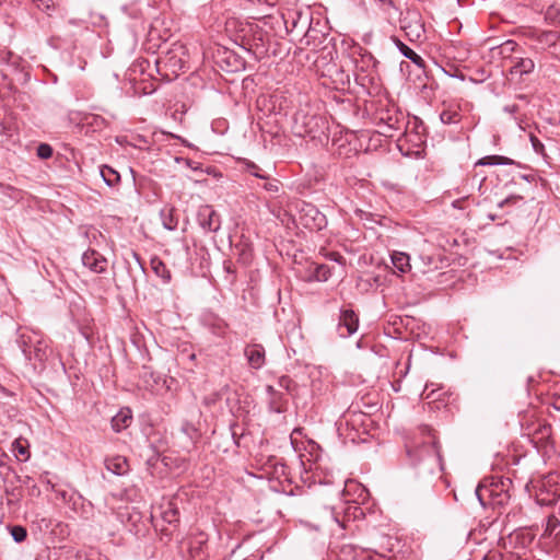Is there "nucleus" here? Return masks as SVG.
<instances>
[{
  "label": "nucleus",
  "mask_w": 560,
  "mask_h": 560,
  "mask_svg": "<svg viewBox=\"0 0 560 560\" xmlns=\"http://www.w3.org/2000/svg\"><path fill=\"white\" fill-rule=\"evenodd\" d=\"M420 259L422 261V264L428 267V269H424L423 272H427L429 270H432V269H436L438 268V264H436V259L434 256H431V255H421L420 256Z\"/></svg>",
  "instance_id": "obj_35"
},
{
  "label": "nucleus",
  "mask_w": 560,
  "mask_h": 560,
  "mask_svg": "<svg viewBox=\"0 0 560 560\" xmlns=\"http://www.w3.org/2000/svg\"><path fill=\"white\" fill-rule=\"evenodd\" d=\"M535 63L530 58H516L514 65L510 69L512 78L518 75L520 78L524 74L533 72Z\"/></svg>",
  "instance_id": "obj_15"
},
{
  "label": "nucleus",
  "mask_w": 560,
  "mask_h": 560,
  "mask_svg": "<svg viewBox=\"0 0 560 560\" xmlns=\"http://www.w3.org/2000/svg\"><path fill=\"white\" fill-rule=\"evenodd\" d=\"M229 129V124L225 119L220 118L214 121H212V131H218L221 135H224V132Z\"/></svg>",
  "instance_id": "obj_36"
},
{
  "label": "nucleus",
  "mask_w": 560,
  "mask_h": 560,
  "mask_svg": "<svg viewBox=\"0 0 560 560\" xmlns=\"http://www.w3.org/2000/svg\"><path fill=\"white\" fill-rule=\"evenodd\" d=\"M34 357L37 361L44 362L48 358L47 347L43 342H38L34 349Z\"/></svg>",
  "instance_id": "obj_32"
},
{
  "label": "nucleus",
  "mask_w": 560,
  "mask_h": 560,
  "mask_svg": "<svg viewBox=\"0 0 560 560\" xmlns=\"http://www.w3.org/2000/svg\"><path fill=\"white\" fill-rule=\"evenodd\" d=\"M517 44L514 40H506L501 45V54H509L515 50Z\"/></svg>",
  "instance_id": "obj_41"
},
{
  "label": "nucleus",
  "mask_w": 560,
  "mask_h": 560,
  "mask_svg": "<svg viewBox=\"0 0 560 560\" xmlns=\"http://www.w3.org/2000/svg\"><path fill=\"white\" fill-rule=\"evenodd\" d=\"M545 20L551 25L560 26V7H548L545 13Z\"/></svg>",
  "instance_id": "obj_27"
},
{
  "label": "nucleus",
  "mask_w": 560,
  "mask_h": 560,
  "mask_svg": "<svg viewBox=\"0 0 560 560\" xmlns=\"http://www.w3.org/2000/svg\"><path fill=\"white\" fill-rule=\"evenodd\" d=\"M121 492H112L106 499H105V502L106 504L109 506L110 510L115 511V505L114 503L117 501L118 499V495H120Z\"/></svg>",
  "instance_id": "obj_43"
},
{
  "label": "nucleus",
  "mask_w": 560,
  "mask_h": 560,
  "mask_svg": "<svg viewBox=\"0 0 560 560\" xmlns=\"http://www.w3.org/2000/svg\"><path fill=\"white\" fill-rule=\"evenodd\" d=\"M381 2L383 3H386L388 5H393V1L392 0H380Z\"/></svg>",
  "instance_id": "obj_54"
},
{
  "label": "nucleus",
  "mask_w": 560,
  "mask_h": 560,
  "mask_svg": "<svg viewBox=\"0 0 560 560\" xmlns=\"http://www.w3.org/2000/svg\"><path fill=\"white\" fill-rule=\"evenodd\" d=\"M298 220L304 228L313 231H319L327 224L325 214H323L314 205L301 202L299 207Z\"/></svg>",
  "instance_id": "obj_4"
},
{
  "label": "nucleus",
  "mask_w": 560,
  "mask_h": 560,
  "mask_svg": "<svg viewBox=\"0 0 560 560\" xmlns=\"http://www.w3.org/2000/svg\"><path fill=\"white\" fill-rule=\"evenodd\" d=\"M106 469L116 476H122L129 470L128 462L122 456H113L105 459Z\"/></svg>",
  "instance_id": "obj_13"
},
{
  "label": "nucleus",
  "mask_w": 560,
  "mask_h": 560,
  "mask_svg": "<svg viewBox=\"0 0 560 560\" xmlns=\"http://www.w3.org/2000/svg\"><path fill=\"white\" fill-rule=\"evenodd\" d=\"M512 485L510 478H505L502 476H491L483 478L476 487L475 490H486L488 488H499L501 487L504 490H508Z\"/></svg>",
  "instance_id": "obj_12"
},
{
  "label": "nucleus",
  "mask_w": 560,
  "mask_h": 560,
  "mask_svg": "<svg viewBox=\"0 0 560 560\" xmlns=\"http://www.w3.org/2000/svg\"><path fill=\"white\" fill-rule=\"evenodd\" d=\"M529 140H530V143H532V147L534 149V151L538 154H541L544 155L545 154V147L542 144V142L534 135H530L529 136Z\"/></svg>",
  "instance_id": "obj_37"
},
{
  "label": "nucleus",
  "mask_w": 560,
  "mask_h": 560,
  "mask_svg": "<svg viewBox=\"0 0 560 560\" xmlns=\"http://www.w3.org/2000/svg\"><path fill=\"white\" fill-rule=\"evenodd\" d=\"M390 260L394 268L399 273H407L411 269L410 257L404 252L394 250L390 254Z\"/></svg>",
  "instance_id": "obj_17"
},
{
  "label": "nucleus",
  "mask_w": 560,
  "mask_h": 560,
  "mask_svg": "<svg viewBox=\"0 0 560 560\" xmlns=\"http://www.w3.org/2000/svg\"><path fill=\"white\" fill-rule=\"evenodd\" d=\"M132 256L137 260V262H140V257L136 252H132Z\"/></svg>",
  "instance_id": "obj_52"
},
{
  "label": "nucleus",
  "mask_w": 560,
  "mask_h": 560,
  "mask_svg": "<svg viewBox=\"0 0 560 560\" xmlns=\"http://www.w3.org/2000/svg\"><path fill=\"white\" fill-rule=\"evenodd\" d=\"M341 493H342V495H346V494H350L351 492L342 491Z\"/></svg>",
  "instance_id": "obj_59"
},
{
  "label": "nucleus",
  "mask_w": 560,
  "mask_h": 560,
  "mask_svg": "<svg viewBox=\"0 0 560 560\" xmlns=\"http://www.w3.org/2000/svg\"><path fill=\"white\" fill-rule=\"evenodd\" d=\"M558 525L559 520L556 516H549L546 524L545 534L551 535L553 530L558 527Z\"/></svg>",
  "instance_id": "obj_38"
},
{
  "label": "nucleus",
  "mask_w": 560,
  "mask_h": 560,
  "mask_svg": "<svg viewBox=\"0 0 560 560\" xmlns=\"http://www.w3.org/2000/svg\"><path fill=\"white\" fill-rule=\"evenodd\" d=\"M153 516H160L167 524H175L179 520V511L175 498L168 499L159 506H153Z\"/></svg>",
  "instance_id": "obj_6"
},
{
  "label": "nucleus",
  "mask_w": 560,
  "mask_h": 560,
  "mask_svg": "<svg viewBox=\"0 0 560 560\" xmlns=\"http://www.w3.org/2000/svg\"><path fill=\"white\" fill-rule=\"evenodd\" d=\"M475 498L480 502L482 506H486V499L482 495V492L476 491L474 492Z\"/></svg>",
  "instance_id": "obj_49"
},
{
  "label": "nucleus",
  "mask_w": 560,
  "mask_h": 560,
  "mask_svg": "<svg viewBox=\"0 0 560 560\" xmlns=\"http://www.w3.org/2000/svg\"><path fill=\"white\" fill-rule=\"evenodd\" d=\"M392 42L404 57L409 59L417 67L424 68V60L411 48H409L405 43H402L398 37L393 36Z\"/></svg>",
  "instance_id": "obj_14"
},
{
  "label": "nucleus",
  "mask_w": 560,
  "mask_h": 560,
  "mask_svg": "<svg viewBox=\"0 0 560 560\" xmlns=\"http://www.w3.org/2000/svg\"><path fill=\"white\" fill-rule=\"evenodd\" d=\"M197 220L205 230L210 228V212L208 207H203L199 210Z\"/></svg>",
  "instance_id": "obj_31"
},
{
  "label": "nucleus",
  "mask_w": 560,
  "mask_h": 560,
  "mask_svg": "<svg viewBox=\"0 0 560 560\" xmlns=\"http://www.w3.org/2000/svg\"><path fill=\"white\" fill-rule=\"evenodd\" d=\"M12 452L14 453L16 458L21 460H26L30 456L28 444L26 443V441L16 439L12 443Z\"/></svg>",
  "instance_id": "obj_23"
},
{
  "label": "nucleus",
  "mask_w": 560,
  "mask_h": 560,
  "mask_svg": "<svg viewBox=\"0 0 560 560\" xmlns=\"http://www.w3.org/2000/svg\"><path fill=\"white\" fill-rule=\"evenodd\" d=\"M267 390H268L269 393H271V394H273V393H275V389H273V387H272V386H268V387H267Z\"/></svg>",
  "instance_id": "obj_55"
},
{
  "label": "nucleus",
  "mask_w": 560,
  "mask_h": 560,
  "mask_svg": "<svg viewBox=\"0 0 560 560\" xmlns=\"http://www.w3.org/2000/svg\"><path fill=\"white\" fill-rule=\"evenodd\" d=\"M265 188L269 191H278L279 190V183L278 182H273V183H268Z\"/></svg>",
  "instance_id": "obj_48"
},
{
  "label": "nucleus",
  "mask_w": 560,
  "mask_h": 560,
  "mask_svg": "<svg viewBox=\"0 0 560 560\" xmlns=\"http://www.w3.org/2000/svg\"><path fill=\"white\" fill-rule=\"evenodd\" d=\"M306 443H307V445L304 448L310 453V455L314 459H317L318 458V454L316 452L319 450V445L316 442L312 441V440H308Z\"/></svg>",
  "instance_id": "obj_40"
},
{
  "label": "nucleus",
  "mask_w": 560,
  "mask_h": 560,
  "mask_svg": "<svg viewBox=\"0 0 560 560\" xmlns=\"http://www.w3.org/2000/svg\"><path fill=\"white\" fill-rule=\"evenodd\" d=\"M341 556L343 557V560H385L381 555H373L370 551L353 545L342 546Z\"/></svg>",
  "instance_id": "obj_9"
},
{
  "label": "nucleus",
  "mask_w": 560,
  "mask_h": 560,
  "mask_svg": "<svg viewBox=\"0 0 560 560\" xmlns=\"http://www.w3.org/2000/svg\"><path fill=\"white\" fill-rule=\"evenodd\" d=\"M140 377L144 384V387L151 393H156L160 388V385L164 386L165 384V381H163L160 375H156L147 366H143Z\"/></svg>",
  "instance_id": "obj_11"
},
{
  "label": "nucleus",
  "mask_w": 560,
  "mask_h": 560,
  "mask_svg": "<svg viewBox=\"0 0 560 560\" xmlns=\"http://www.w3.org/2000/svg\"><path fill=\"white\" fill-rule=\"evenodd\" d=\"M510 200H511L510 198H508V199L503 200V201L500 203V206L502 207L504 203L510 202Z\"/></svg>",
  "instance_id": "obj_56"
},
{
  "label": "nucleus",
  "mask_w": 560,
  "mask_h": 560,
  "mask_svg": "<svg viewBox=\"0 0 560 560\" xmlns=\"http://www.w3.org/2000/svg\"><path fill=\"white\" fill-rule=\"evenodd\" d=\"M440 119L444 125L458 124L462 120V114L458 106L450 105L440 114Z\"/></svg>",
  "instance_id": "obj_19"
},
{
  "label": "nucleus",
  "mask_w": 560,
  "mask_h": 560,
  "mask_svg": "<svg viewBox=\"0 0 560 560\" xmlns=\"http://www.w3.org/2000/svg\"><path fill=\"white\" fill-rule=\"evenodd\" d=\"M160 218L164 229L174 231L178 224V217L174 207L164 206L160 211Z\"/></svg>",
  "instance_id": "obj_16"
},
{
  "label": "nucleus",
  "mask_w": 560,
  "mask_h": 560,
  "mask_svg": "<svg viewBox=\"0 0 560 560\" xmlns=\"http://www.w3.org/2000/svg\"><path fill=\"white\" fill-rule=\"evenodd\" d=\"M528 40L533 43L532 48L537 51L553 49L560 51V33L556 31L529 30L525 33Z\"/></svg>",
  "instance_id": "obj_2"
},
{
  "label": "nucleus",
  "mask_w": 560,
  "mask_h": 560,
  "mask_svg": "<svg viewBox=\"0 0 560 560\" xmlns=\"http://www.w3.org/2000/svg\"><path fill=\"white\" fill-rule=\"evenodd\" d=\"M247 170H248V172H249L252 175H254V176H256V177H258V178H264V179H265V178H267V176H266L265 174H262V173L260 172V168H259L256 164H254V163H249V164L247 165Z\"/></svg>",
  "instance_id": "obj_42"
},
{
  "label": "nucleus",
  "mask_w": 560,
  "mask_h": 560,
  "mask_svg": "<svg viewBox=\"0 0 560 560\" xmlns=\"http://www.w3.org/2000/svg\"><path fill=\"white\" fill-rule=\"evenodd\" d=\"M182 46L176 49H170L165 52V55L160 56L156 59L158 71L165 70L164 75L172 74L173 77H177L179 71L184 69L185 62L178 55V50H182Z\"/></svg>",
  "instance_id": "obj_5"
},
{
  "label": "nucleus",
  "mask_w": 560,
  "mask_h": 560,
  "mask_svg": "<svg viewBox=\"0 0 560 560\" xmlns=\"http://www.w3.org/2000/svg\"><path fill=\"white\" fill-rule=\"evenodd\" d=\"M37 156L42 160H47L52 155V148L47 143H40L36 150Z\"/></svg>",
  "instance_id": "obj_33"
},
{
  "label": "nucleus",
  "mask_w": 560,
  "mask_h": 560,
  "mask_svg": "<svg viewBox=\"0 0 560 560\" xmlns=\"http://www.w3.org/2000/svg\"><path fill=\"white\" fill-rule=\"evenodd\" d=\"M37 8L40 10H48L50 8L51 0H33Z\"/></svg>",
  "instance_id": "obj_44"
},
{
  "label": "nucleus",
  "mask_w": 560,
  "mask_h": 560,
  "mask_svg": "<svg viewBox=\"0 0 560 560\" xmlns=\"http://www.w3.org/2000/svg\"><path fill=\"white\" fill-rule=\"evenodd\" d=\"M190 556L192 560H208L209 551L206 540L196 539L190 542Z\"/></svg>",
  "instance_id": "obj_18"
},
{
  "label": "nucleus",
  "mask_w": 560,
  "mask_h": 560,
  "mask_svg": "<svg viewBox=\"0 0 560 560\" xmlns=\"http://www.w3.org/2000/svg\"><path fill=\"white\" fill-rule=\"evenodd\" d=\"M131 420V416L126 412H119L112 419V427L116 432L121 431L128 427V422Z\"/></svg>",
  "instance_id": "obj_26"
},
{
  "label": "nucleus",
  "mask_w": 560,
  "mask_h": 560,
  "mask_svg": "<svg viewBox=\"0 0 560 560\" xmlns=\"http://www.w3.org/2000/svg\"><path fill=\"white\" fill-rule=\"evenodd\" d=\"M560 493L558 492H536V502L540 506H550L558 502Z\"/></svg>",
  "instance_id": "obj_24"
},
{
  "label": "nucleus",
  "mask_w": 560,
  "mask_h": 560,
  "mask_svg": "<svg viewBox=\"0 0 560 560\" xmlns=\"http://www.w3.org/2000/svg\"><path fill=\"white\" fill-rule=\"evenodd\" d=\"M420 434L423 441L420 445L407 446V454L413 464L423 459H431L434 463H439L440 451L435 436L432 433V429L428 425L420 428Z\"/></svg>",
  "instance_id": "obj_1"
},
{
  "label": "nucleus",
  "mask_w": 560,
  "mask_h": 560,
  "mask_svg": "<svg viewBox=\"0 0 560 560\" xmlns=\"http://www.w3.org/2000/svg\"><path fill=\"white\" fill-rule=\"evenodd\" d=\"M435 385L433 383L427 384L422 394L421 398L425 400H438L440 398V395H435L436 392L441 389V387H434Z\"/></svg>",
  "instance_id": "obj_30"
},
{
  "label": "nucleus",
  "mask_w": 560,
  "mask_h": 560,
  "mask_svg": "<svg viewBox=\"0 0 560 560\" xmlns=\"http://www.w3.org/2000/svg\"><path fill=\"white\" fill-rule=\"evenodd\" d=\"M359 327V318L352 310H342L338 324L339 335L347 338L353 335Z\"/></svg>",
  "instance_id": "obj_7"
},
{
  "label": "nucleus",
  "mask_w": 560,
  "mask_h": 560,
  "mask_svg": "<svg viewBox=\"0 0 560 560\" xmlns=\"http://www.w3.org/2000/svg\"><path fill=\"white\" fill-rule=\"evenodd\" d=\"M352 483H353V481H352V480H349V481H347V482L345 483V487H348V486H350V485H352Z\"/></svg>",
  "instance_id": "obj_57"
},
{
  "label": "nucleus",
  "mask_w": 560,
  "mask_h": 560,
  "mask_svg": "<svg viewBox=\"0 0 560 560\" xmlns=\"http://www.w3.org/2000/svg\"><path fill=\"white\" fill-rule=\"evenodd\" d=\"M504 112L509 114H515L518 112V106L515 104L504 106Z\"/></svg>",
  "instance_id": "obj_47"
},
{
  "label": "nucleus",
  "mask_w": 560,
  "mask_h": 560,
  "mask_svg": "<svg viewBox=\"0 0 560 560\" xmlns=\"http://www.w3.org/2000/svg\"><path fill=\"white\" fill-rule=\"evenodd\" d=\"M313 277L317 281H327L330 277V268L327 265H316Z\"/></svg>",
  "instance_id": "obj_29"
},
{
  "label": "nucleus",
  "mask_w": 560,
  "mask_h": 560,
  "mask_svg": "<svg viewBox=\"0 0 560 560\" xmlns=\"http://www.w3.org/2000/svg\"><path fill=\"white\" fill-rule=\"evenodd\" d=\"M100 174L105 184L109 187H115L120 183L119 173L108 165H102L100 167Z\"/></svg>",
  "instance_id": "obj_20"
},
{
  "label": "nucleus",
  "mask_w": 560,
  "mask_h": 560,
  "mask_svg": "<svg viewBox=\"0 0 560 560\" xmlns=\"http://www.w3.org/2000/svg\"><path fill=\"white\" fill-rule=\"evenodd\" d=\"M11 535L14 541L22 542L23 540H25L27 533L26 529L22 526H13L11 528Z\"/></svg>",
  "instance_id": "obj_34"
},
{
  "label": "nucleus",
  "mask_w": 560,
  "mask_h": 560,
  "mask_svg": "<svg viewBox=\"0 0 560 560\" xmlns=\"http://www.w3.org/2000/svg\"><path fill=\"white\" fill-rule=\"evenodd\" d=\"M212 335H218L224 338L228 334V325L220 318L212 316Z\"/></svg>",
  "instance_id": "obj_28"
},
{
  "label": "nucleus",
  "mask_w": 560,
  "mask_h": 560,
  "mask_svg": "<svg viewBox=\"0 0 560 560\" xmlns=\"http://www.w3.org/2000/svg\"><path fill=\"white\" fill-rule=\"evenodd\" d=\"M503 492H489V497L492 499V503H501L502 500L500 498ZM504 494L506 495L508 492H504Z\"/></svg>",
  "instance_id": "obj_45"
},
{
  "label": "nucleus",
  "mask_w": 560,
  "mask_h": 560,
  "mask_svg": "<svg viewBox=\"0 0 560 560\" xmlns=\"http://www.w3.org/2000/svg\"><path fill=\"white\" fill-rule=\"evenodd\" d=\"M82 264L95 273H103L107 268L106 258L94 249L83 253Z\"/></svg>",
  "instance_id": "obj_8"
},
{
  "label": "nucleus",
  "mask_w": 560,
  "mask_h": 560,
  "mask_svg": "<svg viewBox=\"0 0 560 560\" xmlns=\"http://www.w3.org/2000/svg\"><path fill=\"white\" fill-rule=\"evenodd\" d=\"M302 431L303 429L302 428H295L291 435H290V440H291V445L293 446L294 451L295 452H300L301 447H300V443L298 442L295 435H301L302 434Z\"/></svg>",
  "instance_id": "obj_39"
},
{
  "label": "nucleus",
  "mask_w": 560,
  "mask_h": 560,
  "mask_svg": "<svg viewBox=\"0 0 560 560\" xmlns=\"http://www.w3.org/2000/svg\"><path fill=\"white\" fill-rule=\"evenodd\" d=\"M291 384H292V381L287 376L281 377L279 381V385L281 387L285 388L287 390L290 389Z\"/></svg>",
  "instance_id": "obj_46"
},
{
  "label": "nucleus",
  "mask_w": 560,
  "mask_h": 560,
  "mask_svg": "<svg viewBox=\"0 0 560 560\" xmlns=\"http://www.w3.org/2000/svg\"><path fill=\"white\" fill-rule=\"evenodd\" d=\"M514 161L503 155H488L480 159L476 165H510Z\"/></svg>",
  "instance_id": "obj_22"
},
{
  "label": "nucleus",
  "mask_w": 560,
  "mask_h": 560,
  "mask_svg": "<svg viewBox=\"0 0 560 560\" xmlns=\"http://www.w3.org/2000/svg\"><path fill=\"white\" fill-rule=\"evenodd\" d=\"M151 268L165 283L171 281V271L160 258L154 257L151 259Z\"/></svg>",
  "instance_id": "obj_21"
},
{
  "label": "nucleus",
  "mask_w": 560,
  "mask_h": 560,
  "mask_svg": "<svg viewBox=\"0 0 560 560\" xmlns=\"http://www.w3.org/2000/svg\"><path fill=\"white\" fill-rule=\"evenodd\" d=\"M68 493H69V492H66V491H62V492H61V494H62V499H63V500H73V495H74V494H78V498H79V499H81V495H80V493H79V492H71V495H70L69 498L67 497V494H68Z\"/></svg>",
  "instance_id": "obj_50"
},
{
  "label": "nucleus",
  "mask_w": 560,
  "mask_h": 560,
  "mask_svg": "<svg viewBox=\"0 0 560 560\" xmlns=\"http://www.w3.org/2000/svg\"><path fill=\"white\" fill-rule=\"evenodd\" d=\"M212 176H217V172L212 168L211 171Z\"/></svg>",
  "instance_id": "obj_58"
},
{
  "label": "nucleus",
  "mask_w": 560,
  "mask_h": 560,
  "mask_svg": "<svg viewBox=\"0 0 560 560\" xmlns=\"http://www.w3.org/2000/svg\"><path fill=\"white\" fill-rule=\"evenodd\" d=\"M244 354L253 369H260L265 364V349L260 345H249Z\"/></svg>",
  "instance_id": "obj_10"
},
{
  "label": "nucleus",
  "mask_w": 560,
  "mask_h": 560,
  "mask_svg": "<svg viewBox=\"0 0 560 560\" xmlns=\"http://www.w3.org/2000/svg\"><path fill=\"white\" fill-rule=\"evenodd\" d=\"M282 18L287 31L292 32L298 26V23L302 20L303 14L299 11H288L285 14H283Z\"/></svg>",
  "instance_id": "obj_25"
},
{
  "label": "nucleus",
  "mask_w": 560,
  "mask_h": 560,
  "mask_svg": "<svg viewBox=\"0 0 560 560\" xmlns=\"http://www.w3.org/2000/svg\"><path fill=\"white\" fill-rule=\"evenodd\" d=\"M22 351H23V354L25 355V358H26L27 360H31V359H32V357H31V351H30L26 347H23Z\"/></svg>",
  "instance_id": "obj_51"
},
{
  "label": "nucleus",
  "mask_w": 560,
  "mask_h": 560,
  "mask_svg": "<svg viewBox=\"0 0 560 560\" xmlns=\"http://www.w3.org/2000/svg\"><path fill=\"white\" fill-rule=\"evenodd\" d=\"M324 126V119L317 115L300 112L294 116V132L300 137L310 136L315 138L318 132L323 131Z\"/></svg>",
  "instance_id": "obj_3"
},
{
  "label": "nucleus",
  "mask_w": 560,
  "mask_h": 560,
  "mask_svg": "<svg viewBox=\"0 0 560 560\" xmlns=\"http://www.w3.org/2000/svg\"><path fill=\"white\" fill-rule=\"evenodd\" d=\"M170 459H171V458H170V457H167V456H164V457H163V459H162V460L164 462L165 466H168V460H170Z\"/></svg>",
  "instance_id": "obj_53"
}]
</instances>
